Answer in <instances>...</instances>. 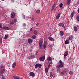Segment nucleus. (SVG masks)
I'll return each instance as SVG.
<instances>
[{
    "mask_svg": "<svg viewBox=\"0 0 79 79\" xmlns=\"http://www.w3.org/2000/svg\"><path fill=\"white\" fill-rule=\"evenodd\" d=\"M5 71V69H2L1 70V71L0 72V76H2V79H5V77L3 75Z\"/></svg>",
    "mask_w": 79,
    "mask_h": 79,
    "instance_id": "nucleus-1",
    "label": "nucleus"
},
{
    "mask_svg": "<svg viewBox=\"0 0 79 79\" xmlns=\"http://www.w3.org/2000/svg\"><path fill=\"white\" fill-rule=\"evenodd\" d=\"M59 63H60L59 66L60 68H62V67L63 66V62L62 61L60 60L59 61Z\"/></svg>",
    "mask_w": 79,
    "mask_h": 79,
    "instance_id": "nucleus-2",
    "label": "nucleus"
},
{
    "mask_svg": "<svg viewBox=\"0 0 79 79\" xmlns=\"http://www.w3.org/2000/svg\"><path fill=\"white\" fill-rule=\"evenodd\" d=\"M39 46L40 48H41L42 47V44H43V40H40L39 41Z\"/></svg>",
    "mask_w": 79,
    "mask_h": 79,
    "instance_id": "nucleus-3",
    "label": "nucleus"
},
{
    "mask_svg": "<svg viewBox=\"0 0 79 79\" xmlns=\"http://www.w3.org/2000/svg\"><path fill=\"white\" fill-rule=\"evenodd\" d=\"M39 60L41 61H44L45 60V56H43V57H41L39 58Z\"/></svg>",
    "mask_w": 79,
    "mask_h": 79,
    "instance_id": "nucleus-4",
    "label": "nucleus"
},
{
    "mask_svg": "<svg viewBox=\"0 0 79 79\" xmlns=\"http://www.w3.org/2000/svg\"><path fill=\"white\" fill-rule=\"evenodd\" d=\"M30 76L32 77H34V76H35V73L33 72H31L30 73Z\"/></svg>",
    "mask_w": 79,
    "mask_h": 79,
    "instance_id": "nucleus-5",
    "label": "nucleus"
},
{
    "mask_svg": "<svg viewBox=\"0 0 79 79\" xmlns=\"http://www.w3.org/2000/svg\"><path fill=\"white\" fill-rule=\"evenodd\" d=\"M32 42H33V40H32V39L31 38H29L28 40V42L29 44H31Z\"/></svg>",
    "mask_w": 79,
    "mask_h": 79,
    "instance_id": "nucleus-6",
    "label": "nucleus"
},
{
    "mask_svg": "<svg viewBox=\"0 0 79 79\" xmlns=\"http://www.w3.org/2000/svg\"><path fill=\"white\" fill-rule=\"evenodd\" d=\"M16 66V62H14L12 64V68H15Z\"/></svg>",
    "mask_w": 79,
    "mask_h": 79,
    "instance_id": "nucleus-7",
    "label": "nucleus"
},
{
    "mask_svg": "<svg viewBox=\"0 0 79 79\" xmlns=\"http://www.w3.org/2000/svg\"><path fill=\"white\" fill-rule=\"evenodd\" d=\"M15 16V14L14 12H12L11 13V18H14Z\"/></svg>",
    "mask_w": 79,
    "mask_h": 79,
    "instance_id": "nucleus-8",
    "label": "nucleus"
},
{
    "mask_svg": "<svg viewBox=\"0 0 79 79\" xmlns=\"http://www.w3.org/2000/svg\"><path fill=\"white\" fill-rule=\"evenodd\" d=\"M58 25L59 26H60V27H61V26H62V27H64V24L61 23H59Z\"/></svg>",
    "mask_w": 79,
    "mask_h": 79,
    "instance_id": "nucleus-9",
    "label": "nucleus"
},
{
    "mask_svg": "<svg viewBox=\"0 0 79 79\" xmlns=\"http://www.w3.org/2000/svg\"><path fill=\"white\" fill-rule=\"evenodd\" d=\"M60 15H61V12H59L58 14L56 16V19H58L60 18Z\"/></svg>",
    "mask_w": 79,
    "mask_h": 79,
    "instance_id": "nucleus-10",
    "label": "nucleus"
},
{
    "mask_svg": "<svg viewBox=\"0 0 79 79\" xmlns=\"http://www.w3.org/2000/svg\"><path fill=\"white\" fill-rule=\"evenodd\" d=\"M2 28L5 30H9L10 29V28L6 26H3Z\"/></svg>",
    "mask_w": 79,
    "mask_h": 79,
    "instance_id": "nucleus-11",
    "label": "nucleus"
},
{
    "mask_svg": "<svg viewBox=\"0 0 79 79\" xmlns=\"http://www.w3.org/2000/svg\"><path fill=\"white\" fill-rule=\"evenodd\" d=\"M68 51H66L65 52L64 55V58H66V56H68Z\"/></svg>",
    "mask_w": 79,
    "mask_h": 79,
    "instance_id": "nucleus-12",
    "label": "nucleus"
},
{
    "mask_svg": "<svg viewBox=\"0 0 79 79\" xmlns=\"http://www.w3.org/2000/svg\"><path fill=\"white\" fill-rule=\"evenodd\" d=\"M73 36L71 35L69 37L68 39V40H72V39H73Z\"/></svg>",
    "mask_w": 79,
    "mask_h": 79,
    "instance_id": "nucleus-13",
    "label": "nucleus"
},
{
    "mask_svg": "<svg viewBox=\"0 0 79 79\" xmlns=\"http://www.w3.org/2000/svg\"><path fill=\"white\" fill-rule=\"evenodd\" d=\"M75 13V11H73L70 17L71 18H73V17L74 16V15Z\"/></svg>",
    "mask_w": 79,
    "mask_h": 79,
    "instance_id": "nucleus-14",
    "label": "nucleus"
},
{
    "mask_svg": "<svg viewBox=\"0 0 79 79\" xmlns=\"http://www.w3.org/2000/svg\"><path fill=\"white\" fill-rule=\"evenodd\" d=\"M46 46H47V43H44L43 46V49H45Z\"/></svg>",
    "mask_w": 79,
    "mask_h": 79,
    "instance_id": "nucleus-15",
    "label": "nucleus"
},
{
    "mask_svg": "<svg viewBox=\"0 0 79 79\" xmlns=\"http://www.w3.org/2000/svg\"><path fill=\"white\" fill-rule=\"evenodd\" d=\"M56 68H57V71H60V66H59V65H57L56 66Z\"/></svg>",
    "mask_w": 79,
    "mask_h": 79,
    "instance_id": "nucleus-16",
    "label": "nucleus"
},
{
    "mask_svg": "<svg viewBox=\"0 0 79 79\" xmlns=\"http://www.w3.org/2000/svg\"><path fill=\"white\" fill-rule=\"evenodd\" d=\"M71 0H67V2L66 3L67 5H70L71 3Z\"/></svg>",
    "mask_w": 79,
    "mask_h": 79,
    "instance_id": "nucleus-17",
    "label": "nucleus"
},
{
    "mask_svg": "<svg viewBox=\"0 0 79 79\" xmlns=\"http://www.w3.org/2000/svg\"><path fill=\"white\" fill-rule=\"evenodd\" d=\"M34 33L35 35H37L38 34V31L37 30H35Z\"/></svg>",
    "mask_w": 79,
    "mask_h": 79,
    "instance_id": "nucleus-18",
    "label": "nucleus"
},
{
    "mask_svg": "<svg viewBox=\"0 0 79 79\" xmlns=\"http://www.w3.org/2000/svg\"><path fill=\"white\" fill-rule=\"evenodd\" d=\"M49 40H51V41H54V39H53V38H52V37H49L48 38Z\"/></svg>",
    "mask_w": 79,
    "mask_h": 79,
    "instance_id": "nucleus-19",
    "label": "nucleus"
},
{
    "mask_svg": "<svg viewBox=\"0 0 79 79\" xmlns=\"http://www.w3.org/2000/svg\"><path fill=\"white\" fill-rule=\"evenodd\" d=\"M30 55L31 58H35V56H34V55L31 54V55Z\"/></svg>",
    "mask_w": 79,
    "mask_h": 79,
    "instance_id": "nucleus-20",
    "label": "nucleus"
},
{
    "mask_svg": "<svg viewBox=\"0 0 79 79\" xmlns=\"http://www.w3.org/2000/svg\"><path fill=\"white\" fill-rule=\"evenodd\" d=\"M49 69V68H46L45 69V73H47Z\"/></svg>",
    "mask_w": 79,
    "mask_h": 79,
    "instance_id": "nucleus-21",
    "label": "nucleus"
},
{
    "mask_svg": "<svg viewBox=\"0 0 79 79\" xmlns=\"http://www.w3.org/2000/svg\"><path fill=\"white\" fill-rule=\"evenodd\" d=\"M50 77L52 78V77H53V73L52 72H51L50 73Z\"/></svg>",
    "mask_w": 79,
    "mask_h": 79,
    "instance_id": "nucleus-22",
    "label": "nucleus"
},
{
    "mask_svg": "<svg viewBox=\"0 0 79 79\" xmlns=\"http://www.w3.org/2000/svg\"><path fill=\"white\" fill-rule=\"evenodd\" d=\"M74 29L75 32H77V27H76V26H74Z\"/></svg>",
    "mask_w": 79,
    "mask_h": 79,
    "instance_id": "nucleus-23",
    "label": "nucleus"
},
{
    "mask_svg": "<svg viewBox=\"0 0 79 79\" xmlns=\"http://www.w3.org/2000/svg\"><path fill=\"white\" fill-rule=\"evenodd\" d=\"M64 34V33L63 31H61L60 33V35H61V36H63Z\"/></svg>",
    "mask_w": 79,
    "mask_h": 79,
    "instance_id": "nucleus-24",
    "label": "nucleus"
},
{
    "mask_svg": "<svg viewBox=\"0 0 79 79\" xmlns=\"http://www.w3.org/2000/svg\"><path fill=\"white\" fill-rule=\"evenodd\" d=\"M37 64V66H38V68H41V67H42V64Z\"/></svg>",
    "mask_w": 79,
    "mask_h": 79,
    "instance_id": "nucleus-25",
    "label": "nucleus"
},
{
    "mask_svg": "<svg viewBox=\"0 0 79 79\" xmlns=\"http://www.w3.org/2000/svg\"><path fill=\"white\" fill-rule=\"evenodd\" d=\"M13 77L15 79H19V78L18 76H14Z\"/></svg>",
    "mask_w": 79,
    "mask_h": 79,
    "instance_id": "nucleus-26",
    "label": "nucleus"
},
{
    "mask_svg": "<svg viewBox=\"0 0 79 79\" xmlns=\"http://www.w3.org/2000/svg\"><path fill=\"white\" fill-rule=\"evenodd\" d=\"M47 60L48 61H51L52 58L50 57H48V58L47 59Z\"/></svg>",
    "mask_w": 79,
    "mask_h": 79,
    "instance_id": "nucleus-27",
    "label": "nucleus"
},
{
    "mask_svg": "<svg viewBox=\"0 0 79 79\" xmlns=\"http://www.w3.org/2000/svg\"><path fill=\"white\" fill-rule=\"evenodd\" d=\"M36 13L39 14V13H40V10H37L36 11Z\"/></svg>",
    "mask_w": 79,
    "mask_h": 79,
    "instance_id": "nucleus-28",
    "label": "nucleus"
},
{
    "mask_svg": "<svg viewBox=\"0 0 79 79\" xmlns=\"http://www.w3.org/2000/svg\"><path fill=\"white\" fill-rule=\"evenodd\" d=\"M32 38L33 39H36V36L35 35H34L32 36Z\"/></svg>",
    "mask_w": 79,
    "mask_h": 79,
    "instance_id": "nucleus-29",
    "label": "nucleus"
},
{
    "mask_svg": "<svg viewBox=\"0 0 79 79\" xmlns=\"http://www.w3.org/2000/svg\"><path fill=\"white\" fill-rule=\"evenodd\" d=\"M76 19L77 20V21H79V15H77V16Z\"/></svg>",
    "mask_w": 79,
    "mask_h": 79,
    "instance_id": "nucleus-30",
    "label": "nucleus"
},
{
    "mask_svg": "<svg viewBox=\"0 0 79 79\" xmlns=\"http://www.w3.org/2000/svg\"><path fill=\"white\" fill-rule=\"evenodd\" d=\"M8 37V35H6L5 36L4 39H7Z\"/></svg>",
    "mask_w": 79,
    "mask_h": 79,
    "instance_id": "nucleus-31",
    "label": "nucleus"
},
{
    "mask_svg": "<svg viewBox=\"0 0 79 79\" xmlns=\"http://www.w3.org/2000/svg\"><path fill=\"white\" fill-rule=\"evenodd\" d=\"M69 74L70 75H71V74H73V71H70L69 72Z\"/></svg>",
    "mask_w": 79,
    "mask_h": 79,
    "instance_id": "nucleus-32",
    "label": "nucleus"
},
{
    "mask_svg": "<svg viewBox=\"0 0 79 79\" xmlns=\"http://www.w3.org/2000/svg\"><path fill=\"white\" fill-rule=\"evenodd\" d=\"M65 44L67 45V44H69V41H68V40H66L65 41Z\"/></svg>",
    "mask_w": 79,
    "mask_h": 79,
    "instance_id": "nucleus-33",
    "label": "nucleus"
},
{
    "mask_svg": "<svg viewBox=\"0 0 79 79\" xmlns=\"http://www.w3.org/2000/svg\"><path fill=\"white\" fill-rule=\"evenodd\" d=\"M10 24H15V22L14 21H11L10 23Z\"/></svg>",
    "mask_w": 79,
    "mask_h": 79,
    "instance_id": "nucleus-34",
    "label": "nucleus"
},
{
    "mask_svg": "<svg viewBox=\"0 0 79 79\" xmlns=\"http://www.w3.org/2000/svg\"><path fill=\"white\" fill-rule=\"evenodd\" d=\"M64 73H66L67 72V69L66 68H65L64 69Z\"/></svg>",
    "mask_w": 79,
    "mask_h": 79,
    "instance_id": "nucleus-35",
    "label": "nucleus"
},
{
    "mask_svg": "<svg viewBox=\"0 0 79 79\" xmlns=\"http://www.w3.org/2000/svg\"><path fill=\"white\" fill-rule=\"evenodd\" d=\"M63 3H61L59 5V7H60V8H62V6H63Z\"/></svg>",
    "mask_w": 79,
    "mask_h": 79,
    "instance_id": "nucleus-36",
    "label": "nucleus"
},
{
    "mask_svg": "<svg viewBox=\"0 0 79 79\" xmlns=\"http://www.w3.org/2000/svg\"><path fill=\"white\" fill-rule=\"evenodd\" d=\"M54 8H55V5H53V6H52V7L51 9V10L52 11H53V10H54Z\"/></svg>",
    "mask_w": 79,
    "mask_h": 79,
    "instance_id": "nucleus-37",
    "label": "nucleus"
},
{
    "mask_svg": "<svg viewBox=\"0 0 79 79\" xmlns=\"http://www.w3.org/2000/svg\"><path fill=\"white\" fill-rule=\"evenodd\" d=\"M0 43L2 44V39H0Z\"/></svg>",
    "mask_w": 79,
    "mask_h": 79,
    "instance_id": "nucleus-38",
    "label": "nucleus"
},
{
    "mask_svg": "<svg viewBox=\"0 0 79 79\" xmlns=\"http://www.w3.org/2000/svg\"><path fill=\"white\" fill-rule=\"evenodd\" d=\"M35 68H37L38 67V66L37 65V64H36L35 66Z\"/></svg>",
    "mask_w": 79,
    "mask_h": 79,
    "instance_id": "nucleus-39",
    "label": "nucleus"
},
{
    "mask_svg": "<svg viewBox=\"0 0 79 79\" xmlns=\"http://www.w3.org/2000/svg\"><path fill=\"white\" fill-rule=\"evenodd\" d=\"M14 21V23H16V22H17V20H16V19H15Z\"/></svg>",
    "mask_w": 79,
    "mask_h": 79,
    "instance_id": "nucleus-40",
    "label": "nucleus"
},
{
    "mask_svg": "<svg viewBox=\"0 0 79 79\" xmlns=\"http://www.w3.org/2000/svg\"><path fill=\"white\" fill-rule=\"evenodd\" d=\"M1 28H2V25L0 24V29Z\"/></svg>",
    "mask_w": 79,
    "mask_h": 79,
    "instance_id": "nucleus-41",
    "label": "nucleus"
},
{
    "mask_svg": "<svg viewBox=\"0 0 79 79\" xmlns=\"http://www.w3.org/2000/svg\"><path fill=\"white\" fill-rule=\"evenodd\" d=\"M23 18L24 19H25V15H23Z\"/></svg>",
    "mask_w": 79,
    "mask_h": 79,
    "instance_id": "nucleus-42",
    "label": "nucleus"
},
{
    "mask_svg": "<svg viewBox=\"0 0 79 79\" xmlns=\"http://www.w3.org/2000/svg\"><path fill=\"white\" fill-rule=\"evenodd\" d=\"M61 74H62V75H63V74H64V71H63L61 73Z\"/></svg>",
    "mask_w": 79,
    "mask_h": 79,
    "instance_id": "nucleus-43",
    "label": "nucleus"
},
{
    "mask_svg": "<svg viewBox=\"0 0 79 79\" xmlns=\"http://www.w3.org/2000/svg\"><path fill=\"white\" fill-rule=\"evenodd\" d=\"M30 31H32V28H31L30 30Z\"/></svg>",
    "mask_w": 79,
    "mask_h": 79,
    "instance_id": "nucleus-44",
    "label": "nucleus"
},
{
    "mask_svg": "<svg viewBox=\"0 0 79 79\" xmlns=\"http://www.w3.org/2000/svg\"><path fill=\"white\" fill-rule=\"evenodd\" d=\"M37 53H38V52L36 51V52L35 55H37Z\"/></svg>",
    "mask_w": 79,
    "mask_h": 79,
    "instance_id": "nucleus-45",
    "label": "nucleus"
},
{
    "mask_svg": "<svg viewBox=\"0 0 79 79\" xmlns=\"http://www.w3.org/2000/svg\"><path fill=\"white\" fill-rule=\"evenodd\" d=\"M26 26V24H23V26Z\"/></svg>",
    "mask_w": 79,
    "mask_h": 79,
    "instance_id": "nucleus-46",
    "label": "nucleus"
},
{
    "mask_svg": "<svg viewBox=\"0 0 79 79\" xmlns=\"http://www.w3.org/2000/svg\"><path fill=\"white\" fill-rule=\"evenodd\" d=\"M50 66H51V65H50V64H49L48 66V68H50Z\"/></svg>",
    "mask_w": 79,
    "mask_h": 79,
    "instance_id": "nucleus-47",
    "label": "nucleus"
},
{
    "mask_svg": "<svg viewBox=\"0 0 79 79\" xmlns=\"http://www.w3.org/2000/svg\"><path fill=\"white\" fill-rule=\"evenodd\" d=\"M36 26H39V23H38L36 24Z\"/></svg>",
    "mask_w": 79,
    "mask_h": 79,
    "instance_id": "nucleus-48",
    "label": "nucleus"
},
{
    "mask_svg": "<svg viewBox=\"0 0 79 79\" xmlns=\"http://www.w3.org/2000/svg\"><path fill=\"white\" fill-rule=\"evenodd\" d=\"M32 20L33 21H34V18H32Z\"/></svg>",
    "mask_w": 79,
    "mask_h": 79,
    "instance_id": "nucleus-49",
    "label": "nucleus"
},
{
    "mask_svg": "<svg viewBox=\"0 0 79 79\" xmlns=\"http://www.w3.org/2000/svg\"><path fill=\"white\" fill-rule=\"evenodd\" d=\"M64 29H66V28L65 27H64Z\"/></svg>",
    "mask_w": 79,
    "mask_h": 79,
    "instance_id": "nucleus-50",
    "label": "nucleus"
},
{
    "mask_svg": "<svg viewBox=\"0 0 79 79\" xmlns=\"http://www.w3.org/2000/svg\"><path fill=\"white\" fill-rule=\"evenodd\" d=\"M30 52H32V50H30Z\"/></svg>",
    "mask_w": 79,
    "mask_h": 79,
    "instance_id": "nucleus-51",
    "label": "nucleus"
},
{
    "mask_svg": "<svg viewBox=\"0 0 79 79\" xmlns=\"http://www.w3.org/2000/svg\"><path fill=\"white\" fill-rule=\"evenodd\" d=\"M1 68H3V66H1Z\"/></svg>",
    "mask_w": 79,
    "mask_h": 79,
    "instance_id": "nucleus-52",
    "label": "nucleus"
},
{
    "mask_svg": "<svg viewBox=\"0 0 79 79\" xmlns=\"http://www.w3.org/2000/svg\"><path fill=\"white\" fill-rule=\"evenodd\" d=\"M56 10V8L54 9V10Z\"/></svg>",
    "mask_w": 79,
    "mask_h": 79,
    "instance_id": "nucleus-53",
    "label": "nucleus"
},
{
    "mask_svg": "<svg viewBox=\"0 0 79 79\" xmlns=\"http://www.w3.org/2000/svg\"><path fill=\"white\" fill-rule=\"evenodd\" d=\"M2 1H4L5 0H1Z\"/></svg>",
    "mask_w": 79,
    "mask_h": 79,
    "instance_id": "nucleus-54",
    "label": "nucleus"
},
{
    "mask_svg": "<svg viewBox=\"0 0 79 79\" xmlns=\"http://www.w3.org/2000/svg\"><path fill=\"white\" fill-rule=\"evenodd\" d=\"M28 58H30V57H28Z\"/></svg>",
    "mask_w": 79,
    "mask_h": 79,
    "instance_id": "nucleus-55",
    "label": "nucleus"
},
{
    "mask_svg": "<svg viewBox=\"0 0 79 79\" xmlns=\"http://www.w3.org/2000/svg\"><path fill=\"white\" fill-rule=\"evenodd\" d=\"M23 79V78H21V79Z\"/></svg>",
    "mask_w": 79,
    "mask_h": 79,
    "instance_id": "nucleus-56",
    "label": "nucleus"
}]
</instances>
